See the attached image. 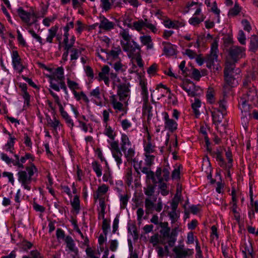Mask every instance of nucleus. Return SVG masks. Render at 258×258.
<instances>
[{"label":"nucleus","instance_id":"obj_1","mask_svg":"<svg viewBox=\"0 0 258 258\" xmlns=\"http://www.w3.org/2000/svg\"><path fill=\"white\" fill-rule=\"evenodd\" d=\"M123 82L118 85L117 95L119 97L118 100L117 96L113 95L110 96V101L114 109L116 111H122V115L126 114L128 110L127 101L130 97L131 85L125 78H123Z\"/></svg>","mask_w":258,"mask_h":258},{"label":"nucleus","instance_id":"obj_2","mask_svg":"<svg viewBox=\"0 0 258 258\" xmlns=\"http://www.w3.org/2000/svg\"><path fill=\"white\" fill-rule=\"evenodd\" d=\"M117 31L120 43L123 51L127 52V55L133 57L136 50H140L139 45L133 39V36L130 33V29L119 26Z\"/></svg>","mask_w":258,"mask_h":258},{"label":"nucleus","instance_id":"obj_3","mask_svg":"<svg viewBox=\"0 0 258 258\" xmlns=\"http://www.w3.org/2000/svg\"><path fill=\"white\" fill-rule=\"evenodd\" d=\"M42 67L48 71L51 74L46 75L49 79L50 87L56 91H59L60 88L64 91L67 90V87L64 82V69L62 67L57 68L54 71L53 69L49 68L43 65Z\"/></svg>","mask_w":258,"mask_h":258},{"label":"nucleus","instance_id":"obj_4","mask_svg":"<svg viewBox=\"0 0 258 258\" xmlns=\"http://www.w3.org/2000/svg\"><path fill=\"white\" fill-rule=\"evenodd\" d=\"M38 173V169L34 164L26 166L25 170H20L17 174L18 181L25 189L30 190L34 176Z\"/></svg>","mask_w":258,"mask_h":258},{"label":"nucleus","instance_id":"obj_5","mask_svg":"<svg viewBox=\"0 0 258 258\" xmlns=\"http://www.w3.org/2000/svg\"><path fill=\"white\" fill-rule=\"evenodd\" d=\"M104 126L105 127L104 131V135L112 140L111 141H108L110 145L109 149L118 167L119 168L120 165L122 163V157L123 155L119 147L118 142L114 141L116 134L111 127L108 125V123L104 124Z\"/></svg>","mask_w":258,"mask_h":258},{"label":"nucleus","instance_id":"obj_6","mask_svg":"<svg viewBox=\"0 0 258 258\" xmlns=\"http://www.w3.org/2000/svg\"><path fill=\"white\" fill-rule=\"evenodd\" d=\"M16 12L21 20L29 28L35 24L39 18L36 8L33 7H20L17 9Z\"/></svg>","mask_w":258,"mask_h":258},{"label":"nucleus","instance_id":"obj_7","mask_svg":"<svg viewBox=\"0 0 258 258\" xmlns=\"http://www.w3.org/2000/svg\"><path fill=\"white\" fill-rule=\"evenodd\" d=\"M139 84L143 101V114L147 116L148 119L152 116V107L149 102V93L147 87V81L145 78L139 77Z\"/></svg>","mask_w":258,"mask_h":258},{"label":"nucleus","instance_id":"obj_8","mask_svg":"<svg viewBox=\"0 0 258 258\" xmlns=\"http://www.w3.org/2000/svg\"><path fill=\"white\" fill-rule=\"evenodd\" d=\"M257 93L255 88H250L246 91V93L243 94L240 98L239 102V107L242 112L247 113L249 111L250 106L249 102L255 104L257 102Z\"/></svg>","mask_w":258,"mask_h":258},{"label":"nucleus","instance_id":"obj_9","mask_svg":"<svg viewBox=\"0 0 258 258\" xmlns=\"http://www.w3.org/2000/svg\"><path fill=\"white\" fill-rule=\"evenodd\" d=\"M49 93L53 97L55 103L58 106L59 111L61 118L64 120L67 125L70 128V130L73 131L75 126V124L72 117L70 115L68 112L65 110L64 108L60 102L59 97L51 90L49 91Z\"/></svg>","mask_w":258,"mask_h":258},{"label":"nucleus","instance_id":"obj_10","mask_svg":"<svg viewBox=\"0 0 258 258\" xmlns=\"http://www.w3.org/2000/svg\"><path fill=\"white\" fill-rule=\"evenodd\" d=\"M132 28L138 32H140L144 28H146L154 34L157 33L158 31L156 25L152 24L151 21L147 19L134 21L132 23Z\"/></svg>","mask_w":258,"mask_h":258},{"label":"nucleus","instance_id":"obj_11","mask_svg":"<svg viewBox=\"0 0 258 258\" xmlns=\"http://www.w3.org/2000/svg\"><path fill=\"white\" fill-rule=\"evenodd\" d=\"M218 44L216 40H215L211 45L210 54L206 58L207 67L211 68L215 61L218 60Z\"/></svg>","mask_w":258,"mask_h":258},{"label":"nucleus","instance_id":"obj_12","mask_svg":"<svg viewBox=\"0 0 258 258\" xmlns=\"http://www.w3.org/2000/svg\"><path fill=\"white\" fill-rule=\"evenodd\" d=\"M12 62L14 69L17 73L20 74L25 69L18 52L17 50H13L11 52Z\"/></svg>","mask_w":258,"mask_h":258},{"label":"nucleus","instance_id":"obj_13","mask_svg":"<svg viewBox=\"0 0 258 258\" xmlns=\"http://www.w3.org/2000/svg\"><path fill=\"white\" fill-rule=\"evenodd\" d=\"M14 157L16 158L15 162H13V165L17 166L19 168H23L24 164L27 160L29 161V164H33V162L35 160L34 156L30 153H26L23 156L19 157V156L15 154Z\"/></svg>","mask_w":258,"mask_h":258},{"label":"nucleus","instance_id":"obj_14","mask_svg":"<svg viewBox=\"0 0 258 258\" xmlns=\"http://www.w3.org/2000/svg\"><path fill=\"white\" fill-rule=\"evenodd\" d=\"M174 258H192L193 249L184 248L183 246H175L173 249Z\"/></svg>","mask_w":258,"mask_h":258},{"label":"nucleus","instance_id":"obj_15","mask_svg":"<svg viewBox=\"0 0 258 258\" xmlns=\"http://www.w3.org/2000/svg\"><path fill=\"white\" fill-rule=\"evenodd\" d=\"M245 49L243 47L233 46L229 49V54L234 61L245 56Z\"/></svg>","mask_w":258,"mask_h":258},{"label":"nucleus","instance_id":"obj_16","mask_svg":"<svg viewBox=\"0 0 258 258\" xmlns=\"http://www.w3.org/2000/svg\"><path fill=\"white\" fill-rule=\"evenodd\" d=\"M162 115L164 122V127L165 129L173 132L177 128V123L176 120L171 119L167 112H163Z\"/></svg>","mask_w":258,"mask_h":258},{"label":"nucleus","instance_id":"obj_17","mask_svg":"<svg viewBox=\"0 0 258 258\" xmlns=\"http://www.w3.org/2000/svg\"><path fill=\"white\" fill-rule=\"evenodd\" d=\"M110 68L108 66H104L99 73L97 79L99 82L103 81L107 87L110 85Z\"/></svg>","mask_w":258,"mask_h":258},{"label":"nucleus","instance_id":"obj_18","mask_svg":"<svg viewBox=\"0 0 258 258\" xmlns=\"http://www.w3.org/2000/svg\"><path fill=\"white\" fill-rule=\"evenodd\" d=\"M211 113L213 123L216 125L217 129L218 130L219 125L222 122L224 116L226 114V113L221 112L220 109L215 108H212Z\"/></svg>","mask_w":258,"mask_h":258},{"label":"nucleus","instance_id":"obj_19","mask_svg":"<svg viewBox=\"0 0 258 258\" xmlns=\"http://www.w3.org/2000/svg\"><path fill=\"white\" fill-rule=\"evenodd\" d=\"M46 120L47 125L56 133H57L58 131L60 130V128L63 127V124L56 116L55 113L53 115L52 118H51L49 116L47 117Z\"/></svg>","mask_w":258,"mask_h":258},{"label":"nucleus","instance_id":"obj_20","mask_svg":"<svg viewBox=\"0 0 258 258\" xmlns=\"http://www.w3.org/2000/svg\"><path fill=\"white\" fill-rule=\"evenodd\" d=\"M90 96L91 97V101L98 106H102L103 105L102 99L101 97V93L100 88L97 87L95 89L92 90L89 93Z\"/></svg>","mask_w":258,"mask_h":258},{"label":"nucleus","instance_id":"obj_21","mask_svg":"<svg viewBox=\"0 0 258 258\" xmlns=\"http://www.w3.org/2000/svg\"><path fill=\"white\" fill-rule=\"evenodd\" d=\"M115 25V24L114 22L110 21L105 17H100L99 28L101 30L109 31L114 29Z\"/></svg>","mask_w":258,"mask_h":258},{"label":"nucleus","instance_id":"obj_22","mask_svg":"<svg viewBox=\"0 0 258 258\" xmlns=\"http://www.w3.org/2000/svg\"><path fill=\"white\" fill-rule=\"evenodd\" d=\"M180 86L189 96H194L196 94V86L194 83L189 80L184 81Z\"/></svg>","mask_w":258,"mask_h":258},{"label":"nucleus","instance_id":"obj_23","mask_svg":"<svg viewBox=\"0 0 258 258\" xmlns=\"http://www.w3.org/2000/svg\"><path fill=\"white\" fill-rule=\"evenodd\" d=\"M169 231V228H167L163 233V241H161V244H164L167 243L169 246L172 247L174 246L176 239V237L170 235Z\"/></svg>","mask_w":258,"mask_h":258},{"label":"nucleus","instance_id":"obj_24","mask_svg":"<svg viewBox=\"0 0 258 258\" xmlns=\"http://www.w3.org/2000/svg\"><path fill=\"white\" fill-rule=\"evenodd\" d=\"M156 176L158 181H167L170 177V172L168 167L164 168L163 170L160 168H159L156 172Z\"/></svg>","mask_w":258,"mask_h":258},{"label":"nucleus","instance_id":"obj_25","mask_svg":"<svg viewBox=\"0 0 258 258\" xmlns=\"http://www.w3.org/2000/svg\"><path fill=\"white\" fill-rule=\"evenodd\" d=\"M123 153L124 156L126 158V160L128 162H134L135 163L137 161L135 160V145L127 148L125 150H123L122 151Z\"/></svg>","mask_w":258,"mask_h":258},{"label":"nucleus","instance_id":"obj_26","mask_svg":"<svg viewBox=\"0 0 258 258\" xmlns=\"http://www.w3.org/2000/svg\"><path fill=\"white\" fill-rule=\"evenodd\" d=\"M69 36L70 34H67L66 33V34L63 33V39L62 41V44L64 45V50H68L72 49L76 40L75 37L74 35L72 36L71 39L69 40Z\"/></svg>","mask_w":258,"mask_h":258},{"label":"nucleus","instance_id":"obj_27","mask_svg":"<svg viewBox=\"0 0 258 258\" xmlns=\"http://www.w3.org/2000/svg\"><path fill=\"white\" fill-rule=\"evenodd\" d=\"M162 45L163 47V50L165 55L173 56L176 54L175 46L171 43L167 42H163Z\"/></svg>","mask_w":258,"mask_h":258},{"label":"nucleus","instance_id":"obj_28","mask_svg":"<svg viewBox=\"0 0 258 258\" xmlns=\"http://www.w3.org/2000/svg\"><path fill=\"white\" fill-rule=\"evenodd\" d=\"M164 25L165 27L167 28H172V29H178L179 28L184 27L185 25L184 22L182 21H172L171 20L168 19L164 21Z\"/></svg>","mask_w":258,"mask_h":258},{"label":"nucleus","instance_id":"obj_29","mask_svg":"<svg viewBox=\"0 0 258 258\" xmlns=\"http://www.w3.org/2000/svg\"><path fill=\"white\" fill-rule=\"evenodd\" d=\"M120 145V151L125 150L134 146L132 145L128 136L124 133L121 134Z\"/></svg>","mask_w":258,"mask_h":258},{"label":"nucleus","instance_id":"obj_30","mask_svg":"<svg viewBox=\"0 0 258 258\" xmlns=\"http://www.w3.org/2000/svg\"><path fill=\"white\" fill-rule=\"evenodd\" d=\"M139 39L143 45L146 46L147 49H152L154 47L152 39L150 35H144L141 36Z\"/></svg>","mask_w":258,"mask_h":258},{"label":"nucleus","instance_id":"obj_31","mask_svg":"<svg viewBox=\"0 0 258 258\" xmlns=\"http://www.w3.org/2000/svg\"><path fill=\"white\" fill-rule=\"evenodd\" d=\"M5 133L8 134L9 137L8 142L5 146V150L7 152L13 153L14 150V146L16 138L14 136H12V134L8 132L6 130L5 131Z\"/></svg>","mask_w":258,"mask_h":258},{"label":"nucleus","instance_id":"obj_32","mask_svg":"<svg viewBox=\"0 0 258 258\" xmlns=\"http://www.w3.org/2000/svg\"><path fill=\"white\" fill-rule=\"evenodd\" d=\"M58 30V26L55 25L52 26L50 29L48 30V34L45 39V42L49 43H52L53 42V38L56 36V33Z\"/></svg>","mask_w":258,"mask_h":258},{"label":"nucleus","instance_id":"obj_33","mask_svg":"<svg viewBox=\"0 0 258 258\" xmlns=\"http://www.w3.org/2000/svg\"><path fill=\"white\" fill-rule=\"evenodd\" d=\"M109 189V187L105 184L98 186L97 190L94 195V199H102V197L105 195Z\"/></svg>","mask_w":258,"mask_h":258},{"label":"nucleus","instance_id":"obj_34","mask_svg":"<svg viewBox=\"0 0 258 258\" xmlns=\"http://www.w3.org/2000/svg\"><path fill=\"white\" fill-rule=\"evenodd\" d=\"M205 19V15H192V16L188 20V23L192 26H197L201 22H203Z\"/></svg>","mask_w":258,"mask_h":258},{"label":"nucleus","instance_id":"obj_35","mask_svg":"<svg viewBox=\"0 0 258 258\" xmlns=\"http://www.w3.org/2000/svg\"><path fill=\"white\" fill-rule=\"evenodd\" d=\"M250 205L251 206V209L248 212V216L250 219L254 218L255 213L258 212V201H253V199L251 197L250 199Z\"/></svg>","mask_w":258,"mask_h":258},{"label":"nucleus","instance_id":"obj_36","mask_svg":"<svg viewBox=\"0 0 258 258\" xmlns=\"http://www.w3.org/2000/svg\"><path fill=\"white\" fill-rule=\"evenodd\" d=\"M102 179L103 181L104 182H109L111 184H113L112 173L108 166H107V169L104 171Z\"/></svg>","mask_w":258,"mask_h":258},{"label":"nucleus","instance_id":"obj_37","mask_svg":"<svg viewBox=\"0 0 258 258\" xmlns=\"http://www.w3.org/2000/svg\"><path fill=\"white\" fill-rule=\"evenodd\" d=\"M143 162L140 161V162L137 161L134 163V167L138 174L140 173V170L144 173H147V172L150 170L148 167H142Z\"/></svg>","mask_w":258,"mask_h":258},{"label":"nucleus","instance_id":"obj_38","mask_svg":"<svg viewBox=\"0 0 258 258\" xmlns=\"http://www.w3.org/2000/svg\"><path fill=\"white\" fill-rule=\"evenodd\" d=\"M99 219H104L105 217V210L106 209V204L105 203L104 200L103 199H99Z\"/></svg>","mask_w":258,"mask_h":258},{"label":"nucleus","instance_id":"obj_39","mask_svg":"<svg viewBox=\"0 0 258 258\" xmlns=\"http://www.w3.org/2000/svg\"><path fill=\"white\" fill-rule=\"evenodd\" d=\"M74 95L77 101H80L82 100L84 102L87 104H88L90 102V100L87 95L83 92H77V91H74Z\"/></svg>","mask_w":258,"mask_h":258},{"label":"nucleus","instance_id":"obj_40","mask_svg":"<svg viewBox=\"0 0 258 258\" xmlns=\"http://www.w3.org/2000/svg\"><path fill=\"white\" fill-rule=\"evenodd\" d=\"M156 90L158 91V92L161 93V97H164L166 95L168 94V97L170 98V90L168 88L166 87L165 86L162 84H160L157 86Z\"/></svg>","mask_w":258,"mask_h":258},{"label":"nucleus","instance_id":"obj_41","mask_svg":"<svg viewBox=\"0 0 258 258\" xmlns=\"http://www.w3.org/2000/svg\"><path fill=\"white\" fill-rule=\"evenodd\" d=\"M203 6L202 4L201 3H199L198 2H189L186 4V7L187 10L185 11L186 13H188L189 10H197V8L202 7Z\"/></svg>","mask_w":258,"mask_h":258},{"label":"nucleus","instance_id":"obj_42","mask_svg":"<svg viewBox=\"0 0 258 258\" xmlns=\"http://www.w3.org/2000/svg\"><path fill=\"white\" fill-rule=\"evenodd\" d=\"M258 48V37L254 35L250 37V49L255 52Z\"/></svg>","mask_w":258,"mask_h":258},{"label":"nucleus","instance_id":"obj_43","mask_svg":"<svg viewBox=\"0 0 258 258\" xmlns=\"http://www.w3.org/2000/svg\"><path fill=\"white\" fill-rule=\"evenodd\" d=\"M124 180L128 186L131 185L133 181V173L131 168H127L126 169L124 176Z\"/></svg>","mask_w":258,"mask_h":258},{"label":"nucleus","instance_id":"obj_44","mask_svg":"<svg viewBox=\"0 0 258 258\" xmlns=\"http://www.w3.org/2000/svg\"><path fill=\"white\" fill-rule=\"evenodd\" d=\"M231 196L232 200L229 204L230 206V210L233 209H237L238 198L234 190H232Z\"/></svg>","mask_w":258,"mask_h":258},{"label":"nucleus","instance_id":"obj_45","mask_svg":"<svg viewBox=\"0 0 258 258\" xmlns=\"http://www.w3.org/2000/svg\"><path fill=\"white\" fill-rule=\"evenodd\" d=\"M28 32L31 35L33 38L35 39L36 41L39 42L41 46L45 44V41L43 40L42 37L36 34L33 29L29 28Z\"/></svg>","mask_w":258,"mask_h":258},{"label":"nucleus","instance_id":"obj_46","mask_svg":"<svg viewBox=\"0 0 258 258\" xmlns=\"http://www.w3.org/2000/svg\"><path fill=\"white\" fill-rule=\"evenodd\" d=\"M92 168L93 171L95 172L96 176L98 177L101 176L102 173V167L98 162L95 161L92 162Z\"/></svg>","mask_w":258,"mask_h":258},{"label":"nucleus","instance_id":"obj_47","mask_svg":"<svg viewBox=\"0 0 258 258\" xmlns=\"http://www.w3.org/2000/svg\"><path fill=\"white\" fill-rule=\"evenodd\" d=\"M67 84L69 88L73 91V93L74 91H76V90H80L81 89L78 83L69 79L67 80Z\"/></svg>","mask_w":258,"mask_h":258},{"label":"nucleus","instance_id":"obj_48","mask_svg":"<svg viewBox=\"0 0 258 258\" xmlns=\"http://www.w3.org/2000/svg\"><path fill=\"white\" fill-rule=\"evenodd\" d=\"M78 122L79 123V126L85 133H87L88 131H89L90 133L93 132V128L92 127H90L89 128V126H90V124H87L86 122L83 121L82 120H81L80 119L78 120Z\"/></svg>","mask_w":258,"mask_h":258},{"label":"nucleus","instance_id":"obj_49","mask_svg":"<svg viewBox=\"0 0 258 258\" xmlns=\"http://www.w3.org/2000/svg\"><path fill=\"white\" fill-rule=\"evenodd\" d=\"M240 11L241 8L237 3H235L234 7L229 10L228 16L230 17L235 16L239 13Z\"/></svg>","mask_w":258,"mask_h":258},{"label":"nucleus","instance_id":"obj_50","mask_svg":"<svg viewBox=\"0 0 258 258\" xmlns=\"http://www.w3.org/2000/svg\"><path fill=\"white\" fill-rule=\"evenodd\" d=\"M230 71H229L228 70L225 69L224 71V76H225V81L227 82V83L231 86H233L234 83V79L231 76V75H229Z\"/></svg>","mask_w":258,"mask_h":258},{"label":"nucleus","instance_id":"obj_51","mask_svg":"<svg viewBox=\"0 0 258 258\" xmlns=\"http://www.w3.org/2000/svg\"><path fill=\"white\" fill-rule=\"evenodd\" d=\"M96 54L100 59L103 61L108 57V53L104 49H97Z\"/></svg>","mask_w":258,"mask_h":258},{"label":"nucleus","instance_id":"obj_52","mask_svg":"<svg viewBox=\"0 0 258 258\" xmlns=\"http://www.w3.org/2000/svg\"><path fill=\"white\" fill-rule=\"evenodd\" d=\"M64 242L66 244L67 249L77 247L74 240L72 237L69 235H68L65 237Z\"/></svg>","mask_w":258,"mask_h":258},{"label":"nucleus","instance_id":"obj_53","mask_svg":"<svg viewBox=\"0 0 258 258\" xmlns=\"http://www.w3.org/2000/svg\"><path fill=\"white\" fill-rule=\"evenodd\" d=\"M110 78L112 80V84L114 87L116 86L118 88V85L123 82V81L121 82V80L117 77L116 73H110Z\"/></svg>","mask_w":258,"mask_h":258},{"label":"nucleus","instance_id":"obj_54","mask_svg":"<svg viewBox=\"0 0 258 258\" xmlns=\"http://www.w3.org/2000/svg\"><path fill=\"white\" fill-rule=\"evenodd\" d=\"M113 68L117 72H124L126 70V66L122 64L120 61L116 62L113 64Z\"/></svg>","mask_w":258,"mask_h":258},{"label":"nucleus","instance_id":"obj_55","mask_svg":"<svg viewBox=\"0 0 258 258\" xmlns=\"http://www.w3.org/2000/svg\"><path fill=\"white\" fill-rule=\"evenodd\" d=\"M155 146L152 144L151 142H147L144 146L145 154H150L154 152Z\"/></svg>","mask_w":258,"mask_h":258},{"label":"nucleus","instance_id":"obj_56","mask_svg":"<svg viewBox=\"0 0 258 258\" xmlns=\"http://www.w3.org/2000/svg\"><path fill=\"white\" fill-rule=\"evenodd\" d=\"M168 216L171 220V224L179 223L177 220L179 217V214L177 213L176 211H172L168 213Z\"/></svg>","mask_w":258,"mask_h":258},{"label":"nucleus","instance_id":"obj_57","mask_svg":"<svg viewBox=\"0 0 258 258\" xmlns=\"http://www.w3.org/2000/svg\"><path fill=\"white\" fill-rule=\"evenodd\" d=\"M211 11L217 15V22L219 23L220 10L218 9L216 2H214L212 4L211 6Z\"/></svg>","mask_w":258,"mask_h":258},{"label":"nucleus","instance_id":"obj_58","mask_svg":"<svg viewBox=\"0 0 258 258\" xmlns=\"http://www.w3.org/2000/svg\"><path fill=\"white\" fill-rule=\"evenodd\" d=\"M146 211L147 214L151 213L152 212L154 207V203L149 199H146L145 202Z\"/></svg>","mask_w":258,"mask_h":258},{"label":"nucleus","instance_id":"obj_59","mask_svg":"<svg viewBox=\"0 0 258 258\" xmlns=\"http://www.w3.org/2000/svg\"><path fill=\"white\" fill-rule=\"evenodd\" d=\"M159 187L160 189V192L162 195L165 196L168 194L169 191L167 190V186L166 183L163 181H158Z\"/></svg>","mask_w":258,"mask_h":258},{"label":"nucleus","instance_id":"obj_60","mask_svg":"<svg viewBox=\"0 0 258 258\" xmlns=\"http://www.w3.org/2000/svg\"><path fill=\"white\" fill-rule=\"evenodd\" d=\"M101 1V7L105 11H108L111 9L112 7V4L110 2L109 0H100Z\"/></svg>","mask_w":258,"mask_h":258},{"label":"nucleus","instance_id":"obj_61","mask_svg":"<svg viewBox=\"0 0 258 258\" xmlns=\"http://www.w3.org/2000/svg\"><path fill=\"white\" fill-rule=\"evenodd\" d=\"M56 15H53L52 17H47L43 20L42 23L46 27H49L56 19Z\"/></svg>","mask_w":258,"mask_h":258},{"label":"nucleus","instance_id":"obj_62","mask_svg":"<svg viewBox=\"0 0 258 258\" xmlns=\"http://www.w3.org/2000/svg\"><path fill=\"white\" fill-rule=\"evenodd\" d=\"M85 28V24H84L80 20H78L76 22L75 30L78 34L80 35L84 30Z\"/></svg>","mask_w":258,"mask_h":258},{"label":"nucleus","instance_id":"obj_63","mask_svg":"<svg viewBox=\"0 0 258 258\" xmlns=\"http://www.w3.org/2000/svg\"><path fill=\"white\" fill-rule=\"evenodd\" d=\"M121 50L119 47H115L112 49L108 54V57L111 56L113 58H117L118 55L121 53Z\"/></svg>","mask_w":258,"mask_h":258},{"label":"nucleus","instance_id":"obj_64","mask_svg":"<svg viewBox=\"0 0 258 258\" xmlns=\"http://www.w3.org/2000/svg\"><path fill=\"white\" fill-rule=\"evenodd\" d=\"M66 251H68V253L72 255L73 258H80L77 247L67 249Z\"/></svg>","mask_w":258,"mask_h":258}]
</instances>
